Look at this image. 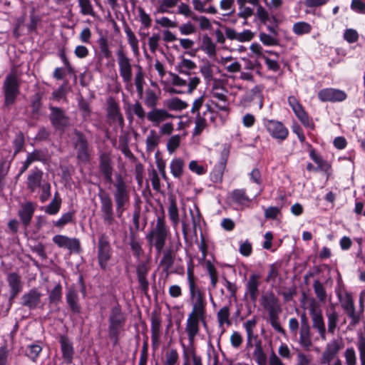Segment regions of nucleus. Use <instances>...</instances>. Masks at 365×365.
<instances>
[{
    "instance_id": "nucleus-1",
    "label": "nucleus",
    "mask_w": 365,
    "mask_h": 365,
    "mask_svg": "<svg viewBox=\"0 0 365 365\" xmlns=\"http://www.w3.org/2000/svg\"><path fill=\"white\" fill-rule=\"evenodd\" d=\"M98 170L106 183L113 184L114 191L113 196L115 202V213L120 218L127 209L130 202V190L125 179L121 174L115 175V181L113 182V164L111 157L108 153H102L99 155Z\"/></svg>"
},
{
    "instance_id": "nucleus-2",
    "label": "nucleus",
    "mask_w": 365,
    "mask_h": 365,
    "mask_svg": "<svg viewBox=\"0 0 365 365\" xmlns=\"http://www.w3.org/2000/svg\"><path fill=\"white\" fill-rule=\"evenodd\" d=\"M126 320L125 313L123 312L118 302H116L115 305L111 307L108 319V336L113 346L119 343L120 336L124 331Z\"/></svg>"
},
{
    "instance_id": "nucleus-3",
    "label": "nucleus",
    "mask_w": 365,
    "mask_h": 365,
    "mask_svg": "<svg viewBox=\"0 0 365 365\" xmlns=\"http://www.w3.org/2000/svg\"><path fill=\"white\" fill-rule=\"evenodd\" d=\"M169 235L170 229L166 225L165 211L162 207L160 214L157 216L156 225L147 235L146 238L150 243L153 242L157 252L160 253L165 245Z\"/></svg>"
},
{
    "instance_id": "nucleus-4",
    "label": "nucleus",
    "mask_w": 365,
    "mask_h": 365,
    "mask_svg": "<svg viewBox=\"0 0 365 365\" xmlns=\"http://www.w3.org/2000/svg\"><path fill=\"white\" fill-rule=\"evenodd\" d=\"M187 282L190 292V297L192 302V308L204 309L206 307L205 292L197 285V278L194 274V262L190 259L187 263Z\"/></svg>"
},
{
    "instance_id": "nucleus-5",
    "label": "nucleus",
    "mask_w": 365,
    "mask_h": 365,
    "mask_svg": "<svg viewBox=\"0 0 365 365\" xmlns=\"http://www.w3.org/2000/svg\"><path fill=\"white\" fill-rule=\"evenodd\" d=\"M96 249L98 266L101 271L106 272L109 269V262L113 254L110 237L106 233L98 236Z\"/></svg>"
},
{
    "instance_id": "nucleus-6",
    "label": "nucleus",
    "mask_w": 365,
    "mask_h": 365,
    "mask_svg": "<svg viewBox=\"0 0 365 365\" xmlns=\"http://www.w3.org/2000/svg\"><path fill=\"white\" fill-rule=\"evenodd\" d=\"M4 106L9 109L20 94V82L15 73H9L3 83Z\"/></svg>"
},
{
    "instance_id": "nucleus-7",
    "label": "nucleus",
    "mask_w": 365,
    "mask_h": 365,
    "mask_svg": "<svg viewBox=\"0 0 365 365\" xmlns=\"http://www.w3.org/2000/svg\"><path fill=\"white\" fill-rule=\"evenodd\" d=\"M287 102L302 125L309 130H315L316 125L312 118L305 110L300 101L294 96H290L288 97Z\"/></svg>"
},
{
    "instance_id": "nucleus-8",
    "label": "nucleus",
    "mask_w": 365,
    "mask_h": 365,
    "mask_svg": "<svg viewBox=\"0 0 365 365\" xmlns=\"http://www.w3.org/2000/svg\"><path fill=\"white\" fill-rule=\"evenodd\" d=\"M262 122L266 130L273 139L279 143L287 139L289 133V129L282 121L264 118Z\"/></svg>"
},
{
    "instance_id": "nucleus-9",
    "label": "nucleus",
    "mask_w": 365,
    "mask_h": 365,
    "mask_svg": "<svg viewBox=\"0 0 365 365\" xmlns=\"http://www.w3.org/2000/svg\"><path fill=\"white\" fill-rule=\"evenodd\" d=\"M98 196L101 203V212L103 222L107 225L115 222L113 203L110 195L102 187H99Z\"/></svg>"
},
{
    "instance_id": "nucleus-10",
    "label": "nucleus",
    "mask_w": 365,
    "mask_h": 365,
    "mask_svg": "<svg viewBox=\"0 0 365 365\" xmlns=\"http://www.w3.org/2000/svg\"><path fill=\"white\" fill-rule=\"evenodd\" d=\"M204 309L192 308L186 322V332L190 344H194L195 338L200 331V321H203Z\"/></svg>"
},
{
    "instance_id": "nucleus-11",
    "label": "nucleus",
    "mask_w": 365,
    "mask_h": 365,
    "mask_svg": "<svg viewBox=\"0 0 365 365\" xmlns=\"http://www.w3.org/2000/svg\"><path fill=\"white\" fill-rule=\"evenodd\" d=\"M49 120L55 130L64 132L69 126L70 119L66 112L59 107L50 105Z\"/></svg>"
},
{
    "instance_id": "nucleus-12",
    "label": "nucleus",
    "mask_w": 365,
    "mask_h": 365,
    "mask_svg": "<svg viewBox=\"0 0 365 365\" xmlns=\"http://www.w3.org/2000/svg\"><path fill=\"white\" fill-rule=\"evenodd\" d=\"M6 281L10 288V295L6 309L4 312L3 317H7L14 299L23 289V282L21 277L18 272H9L6 276Z\"/></svg>"
},
{
    "instance_id": "nucleus-13",
    "label": "nucleus",
    "mask_w": 365,
    "mask_h": 365,
    "mask_svg": "<svg viewBox=\"0 0 365 365\" xmlns=\"http://www.w3.org/2000/svg\"><path fill=\"white\" fill-rule=\"evenodd\" d=\"M118 63L119 66V73L123 82L130 83L132 80L133 72L130 58L123 48L117 51Z\"/></svg>"
},
{
    "instance_id": "nucleus-14",
    "label": "nucleus",
    "mask_w": 365,
    "mask_h": 365,
    "mask_svg": "<svg viewBox=\"0 0 365 365\" xmlns=\"http://www.w3.org/2000/svg\"><path fill=\"white\" fill-rule=\"evenodd\" d=\"M310 158L317 165L315 167L312 163H308L307 165V170L309 172H323L327 176L331 175V164L323 159V158L316 153L315 149H312L309 151Z\"/></svg>"
},
{
    "instance_id": "nucleus-15",
    "label": "nucleus",
    "mask_w": 365,
    "mask_h": 365,
    "mask_svg": "<svg viewBox=\"0 0 365 365\" xmlns=\"http://www.w3.org/2000/svg\"><path fill=\"white\" fill-rule=\"evenodd\" d=\"M309 313L312 317L313 327L318 330L321 338L322 339H325L326 328L322 312L314 300H313L309 304Z\"/></svg>"
},
{
    "instance_id": "nucleus-16",
    "label": "nucleus",
    "mask_w": 365,
    "mask_h": 365,
    "mask_svg": "<svg viewBox=\"0 0 365 365\" xmlns=\"http://www.w3.org/2000/svg\"><path fill=\"white\" fill-rule=\"evenodd\" d=\"M42 294L37 288L34 287L25 292L21 297V305L29 310H35L40 307Z\"/></svg>"
},
{
    "instance_id": "nucleus-17",
    "label": "nucleus",
    "mask_w": 365,
    "mask_h": 365,
    "mask_svg": "<svg viewBox=\"0 0 365 365\" xmlns=\"http://www.w3.org/2000/svg\"><path fill=\"white\" fill-rule=\"evenodd\" d=\"M52 240L58 247L68 249L71 253L78 254L81 251L80 240L78 238H70L66 235H56Z\"/></svg>"
},
{
    "instance_id": "nucleus-18",
    "label": "nucleus",
    "mask_w": 365,
    "mask_h": 365,
    "mask_svg": "<svg viewBox=\"0 0 365 365\" xmlns=\"http://www.w3.org/2000/svg\"><path fill=\"white\" fill-rule=\"evenodd\" d=\"M317 97L322 102H342L346 99L347 95L344 91L326 88L318 92Z\"/></svg>"
},
{
    "instance_id": "nucleus-19",
    "label": "nucleus",
    "mask_w": 365,
    "mask_h": 365,
    "mask_svg": "<svg viewBox=\"0 0 365 365\" xmlns=\"http://www.w3.org/2000/svg\"><path fill=\"white\" fill-rule=\"evenodd\" d=\"M74 134L76 137L75 147L77 149L78 159L83 162L89 161L88 143L86 136L82 132L78 130H74Z\"/></svg>"
},
{
    "instance_id": "nucleus-20",
    "label": "nucleus",
    "mask_w": 365,
    "mask_h": 365,
    "mask_svg": "<svg viewBox=\"0 0 365 365\" xmlns=\"http://www.w3.org/2000/svg\"><path fill=\"white\" fill-rule=\"evenodd\" d=\"M59 343L61 344V351L63 361L67 365L71 364L73 363L75 354L73 343L71 341L68 336L66 334L60 335Z\"/></svg>"
},
{
    "instance_id": "nucleus-21",
    "label": "nucleus",
    "mask_w": 365,
    "mask_h": 365,
    "mask_svg": "<svg viewBox=\"0 0 365 365\" xmlns=\"http://www.w3.org/2000/svg\"><path fill=\"white\" fill-rule=\"evenodd\" d=\"M260 275L258 274H252L247 282L245 284L246 294L249 295L250 299L255 303L259 294V287Z\"/></svg>"
},
{
    "instance_id": "nucleus-22",
    "label": "nucleus",
    "mask_w": 365,
    "mask_h": 365,
    "mask_svg": "<svg viewBox=\"0 0 365 365\" xmlns=\"http://www.w3.org/2000/svg\"><path fill=\"white\" fill-rule=\"evenodd\" d=\"M43 173L38 167L34 168L28 175L26 179V188L31 192H34L41 185Z\"/></svg>"
},
{
    "instance_id": "nucleus-23",
    "label": "nucleus",
    "mask_w": 365,
    "mask_h": 365,
    "mask_svg": "<svg viewBox=\"0 0 365 365\" xmlns=\"http://www.w3.org/2000/svg\"><path fill=\"white\" fill-rule=\"evenodd\" d=\"M343 309L347 316L351 319V326L357 325L361 319L360 314L356 312L355 306L352 297L350 294L346 296V299L341 304Z\"/></svg>"
},
{
    "instance_id": "nucleus-24",
    "label": "nucleus",
    "mask_w": 365,
    "mask_h": 365,
    "mask_svg": "<svg viewBox=\"0 0 365 365\" xmlns=\"http://www.w3.org/2000/svg\"><path fill=\"white\" fill-rule=\"evenodd\" d=\"M343 346L342 343H339L338 340L334 339L329 343L323 352L322 361V364H329L331 361L336 357L339 351Z\"/></svg>"
},
{
    "instance_id": "nucleus-25",
    "label": "nucleus",
    "mask_w": 365,
    "mask_h": 365,
    "mask_svg": "<svg viewBox=\"0 0 365 365\" xmlns=\"http://www.w3.org/2000/svg\"><path fill=\"white\" fill-rule=\"evenodd\" d=\"M146 117L147 119L152 122L155 126L159 125L161 122L168 118H175L173 115L168 113L166 110L157 108L156 107L152 108V110L147 113Z\"/></svg>"
},
{
    "instance_id": "nucleus-26",
    "label": "nucleus",
    "mask_w": 365,
    "mask_h": 365,
    "mask_svg": "<svg viewBox=\"0 0 365 365\" xmlns=\"http://www.w3.org/2000/svg\"><path fill=\"white\" fill-rule=\"evenodd\" d=\"M230 196L232 202L240 206L242 210L250 206L251 199L247 195L245 189H235Z\"/></svg>"
},
{
    "instance_id": "nucleus-27",
    "label": "nucleus",
    "mask_w": 365,
    "mask_h": 365,
    "mask_svg": "<svg viewBox=\"0 0 365 365\" xmlns=\"http://www.w3.org/2000/svg\"><path fill=\"white\" fill-rule=\"evenodd\" d=\"M149 272V267L144 263L140 262L136 268L138 280L142 292L147 294L149 289V283L147 279V274Z\"/></svg>"
},
{
    "instance_id": "nucleus-28",
    "label": "nucleus",
    "mask_w": 365,
    "mask_h": 365,
    "mask_svg": "<svg viewBox=\"0 0 365 365\" xmlns=\"http://www.w3.org/2000/svg\"><path fill=\"white\" fill-rule=\"evenodd\" d=\"M66 303L73 314H79L81 312L78 303V294L74 288H70L66 294Z\"/></svg>"
},
{
    "instance_id": "nucleus-29",
    "label": "nucleus",
    "mask_w": 365,
    "mask_h": 365,
    "mask_svg": "<svg viewBox=\"0 0 365 365\" xmlns=\"http://www.w3.org/2000/svg\"><path fill=\"white\" fill-rule=\"evenodd\" d=\"M261 304L267 312L281 308L279 299L273 292L264 294L262 297Z\"/></svg>"
},
{
    "instance_id": "nucleus-30",
    "label": "nucleus",
    "mask_w": 365,
    "mask_h": 365,
    "mask_svg": "<svg viewBox=\"0 0 365 365\" xmlns=\"http://www.w3.org/2000/svg\"><path fill=\"white\" fill-rule=\"evenodd\" d=\"M230 155V150L227 148H224L221 151L220 160L217 164L214 167V173L220 180L222 178L224 171L226 168L228 157Z\"/></svg>"
},
{
    "instance_id": "nucleus-31",
    "label": "nucleus",
    "mask_w": 365,
    "mask_h": 365,
    "mask_svg": "<svg viewBox=\"0 0 365 365\" xmlns=\"http://www.w3.org/2000/svg\"><path fill=\"white\" fill-rule=\"evenodd\" d=\"M151 340L153 346L158 344L160 334L161 319L160 316L153 315L151 317Z\"/></svg>"
},
{
    "instance_id": "nucleus-32",
    "label": "nucleus",
    "mask_w": 365,
    "mask_h": 365,
    "mask_svg": "<svg viewBox=\"0 0 365 365\" xmlns=\"http://www.w3.org/2000/svg\"><path fill=\"white\" fill-rule=\"evenodd\" d=\"M34 213V208L31 202H27L22 206L21 209L19 211V216L23 225L28 226L32 219Z\"/></svg>"
},
{
    "instance_id": "nucleus-33",
    "label": "nucleus",
    "mask_w": 365,
    "mask_h": 365,
    "mask_svg": "<svg viewBox=\"0 0 365 365\" xmlns=\"http://www.w3.org/2000/svg\"><path fill=\"white\" fill-rule=\"evenodd\" d=\"M170 205L168 207V216L174 227L177 226L180 222L179 211L177 206L176 198L171 195L169 197Z\"/></svg>"
},
{
    "instance_id": "nucleus-34",
    "label": "nucleus",
    "mask_w": 365,
    "mask_h": 365,
    "mask_svg": "<svg viewBox=\"0 0 365 365\" xmlns=\"http://www.w3.org/2000/svg\"><path fill=\"white\" fill-rule=\"evenodd\" d=\"M217 86L213 87V91H212V96L214 98L217 99L221 103H215L212 101V104L215 105L216 108H217L220 110L222 111H228L229 110V103L227 96L223 93H220L217 91H215V89H217Z\"/></svg>"
},
{
    "instance_id": "nucleus-35",
    "label": "nucleus",
    "mask_w": 365,
    "mask_h": 365,
    "mask_svg": "<svg viewBox=\"0 0 365 365\" xmlns=\"http://www.w3.org/2000/svg\"><path fill=\"white\" fill-rule=\"evenodd\" d=\"M71 223H76V210H74L62 214L58 220L53 222V226L59 229H62L65 225Z\"/></svg>"
},
{
    "instance_id": "nucleus-36",
    "label": "nucleus",
    "mask_w": 365,
    "mask_h": 365,
    "mask_svg": "<svg viewBox=\"0 0 365 365\" xmlns=\"http://www.w3.org/2000/svg\"><path fill=\"white\" fill-rule=\"evenodd\" d=\"M200 48L210 57L216 55V45L207 34L203 35Z\"/></svg>"
},
{
    "instance_id": "nucleus-37",
    "label": "nucleus",
    "mask_w": 365,
    "mask_h": 365,
    "mask_svg": "<svg viewBox=\"0 0 365 365\" xmlns=\"http://www.w3.org/2000/svg\"><path fill=\"white\" fill-rule=\"evenodd\" d=\"M253 356L258 365H267V356L263 351L261 340H257L255 344Z\"/></svg>"
},
{
    "instance_id": "nucleus-38",
    "label": "nucleus",
    "mask_w": 365,
    "mask_h": 365,
    "mask_svg": "<svg viewBox=\"0 0 365 365\" xmlns=\"http://www.w3.org/2000/svg\"><path fill=\"white\" fill-rule=\"evenodd\" d=\"M31 108V115L34 119H38L41 115V109L42 107L41 97L38 93L35 94L30 103Z\"/></svg>"
},
{
    "instance_id": "nucleus-39",
    "label": "nucleus",
    "mask_w": 365,
    "mask_h": 365,
    "mask_svg": "<svg viewBox=\"0 0 365 365\" xmlns=\"http://www.w3.org/2000/svg\"><path fill=\"white\" fill-rule=\"evenodd\" d=\"M63 288L60 283H58L48 294V302L50 304L58 305L62 300Z\"/></svg>"
},
{
    "instance_id": "nucleus-40",
    "label": "nucleus",
    "mask_w": 365,
    "mask_h": 365,
    "mask_svg": "<svg viewBox=\"0 0 365 365\" xmlns=\"http://www.w3.org/2000/svg\"><path fill=\"white\" fill-rule=\"evenodd\" d=\"M61 202H62L61 198L59 197L58 192H56L54 195L53 199L46 207L45 212L50 215H56L61 209Z\"/></svg>"
},
{
    "instance_id": "nucleus-41",
    "label": "nucleus",
    "mask_w": 365,
    "mask_h": 365,
    "mask_svg": "<svg viewBox=\"0 0 365 365\" xmlns=\"http://www.w3.org/2000/svg\"><path fill=\"white\" fill-rule=\"evenodd\" d=\"M26 159L31 164L37 161L45 164L47 162L46 152L41 149H34L33 152L27 154Z\"/></svg>"
},
{
    "instance_id": "nucleus-42",
    "label": "nucleus",
    "mask_w": 365,
    "mask_h": 365,
    "mask_svg": "<svg viewBox=\"0 0 365 365\" xmlns=\"http://www.w3.org/2000/svg\"><path fill=\"white\" fill-rule=\"evenodd\" d=\"M125 33L127 36L128 42L131 47L132 51L135 55L139 54L138 40L137 39L134 32L127 26L125 27Z\"/></svg>"
},
{
    "instance_id": "nucleus-43",
    "label": "nucleus",
    "mask_w": 365,
    "mask_h": 365,
    "mask_svg": "<svg viewBox=\"0 0 365 365\" xmlns=\"http://www.w3.org/2000/svg\"><path fill=\"white\" fill-rule=\"evenodd\" d=\"M184 161L181 158L173 159L170 165V172L173 177L176 178H181L183 172Z\"/></svg>"
},
{
    "instance_id": "nucleus-44",
    "label": "nucleus",
    "mask_w": 365,
    "mask_h": 365,
    "mask_svg": "<svg viewBox=\"0 0 365 365\" xmlns=\"http://www.w3.org/2000/svg\"><path fill=\"white\" fill-rule=\"evenodd\" d=\"M205 115V113L203 115H201L200 113H197L195 120V126L192 132L193 137L201 135L204 129L207 127V120L204 116Z\"/></svg>"
},
{
    "instance_id": "nucleus-45",
    "label": "nucleus",
    "mask_w": 365,
    "mask_h": 365,
    "mask_svg": "<svg viewBox=\"0 0 365 365\" xmlns=\"http://www.w3.org/2000/svg\"><path fill=\"white\" fill-rule=\"evenodd\" d=\"M158 101L159 97L153 90L148 88L145 91L144 103L148 108H155L158 103Z\"/></svg>"
},
{
    "instance_id": "nucleus-46",
    "label": "nucleus",
    "mask_w": 365,
    "mask_h": 365,
    "mask_svg": "<svg viewBox=\"0 0 365 365\" xmlns=\"http://www.w3.org/2000/svg\"><path fill=\"white\" fill-rule=\"evenodd\" d=\"M163 365H179V354L175 349H171L165 352Z\"/></svg>"
},
{
    "instance_id": "nucleus-47",
    "label": "nucleus",
    "mask_w": 365,
    "mask_h": 365,
    "mask_svg": "<svg viewBox=\"0 0 365 365\" xmlns=\"http://www.w3.org/2000/svg\"><path fill=\"white\" fill-rule=\"evenodd\" d=\"M99 46L101 53L106 58H110L112 57V52L109 48L108 41L106 36H101L97 41Z\"/></svg>"
},
{
    "instance_id": "nucleus-48",
    "label": "nucleus",
    "mask_w": 365,
    "mask_h": 365,
    "mask_svg": "<svg viewBox=\"0 0 365 365\" xmlns=\"http://www.w3.org/2000/svg\"><path fill=\"white\" fill-rule=\"evenodd\" d=\"M168 108L170 110H182L188 106V104L180 98H173L167 102Z\"/></svg>"
},
{
    "instance_id": "nucleus-49",
    "label": "nucleus",
    "mask_w": 365,
    "mask_h": 365,
    "mask_svg": "<svg viewBox=\"0 0 365 365\" xmlns=\"http://www.w3.org/2000/svg\"><path fill=\"white\" fill-rule=\"evenodd\" d=\"M146 150L149 153L153 152L160 143V136L155 130H151L150 135L146 138Z\"/></svg>"
},
{
    "instance_id": "nucleus-50",
    "label": "nucleus",
    "mask_w": 365,
    "mask_h": 365,
    "mask_svg": "<svg viewBox=\"0 0 365 365\" xmlns=\"http://www.w3.org/2000/svg\"><path fill=\"white\" fill-rule=\"evenodd\" d=\"M293 32L299 36L309 34L312 31L311 25L305 21H299L293 25Z\"/></svg>"
},
{
    "instance_id": "nucleus-51",
    "label": "nucleus",
    "mask_w": 365,
    "mask_h": 365,
    "mask_svg": "<svg viewBox=\"0 0 365 365\" xmlns=\"http://www.w3.org/2000/svg\"><path fill=\"white\" fill-rule=\"evenodd\" d=\"M78 6L81 9L80 12L82 15L95 16L96 13L91 0H78Z\"/></svg>"
},
{
    "instance_id": "nucleus-52",
    "label": "nucleus",
    "mask_w": 365,
    "mask_h": 365,
    "mask_svg": "<svg viewBox=\"0 0 365 365\" xmlns=\"http://www.w3.org/2000/svg\"><path fill=\"white\" fill-rule=\"evenodd\" d=\"M212 64L208 60H203V65L200 66V71L205 80L212 81L213 78Z\"/></svg>"
},
{
    "instance_id": "nucleus-53",
    "label": "nucleus",
    "mask_w": 365,
    "mask_h": 365,
    "mask_svg": "<svg viewBox=\"0 0 365 365\" xmlns=\"http://www.w3.org/2000/svg\"><path fill=\"white\" fill-rule=\"evenodd\" d=\"M314 293L321 302H325L327 300V292L323 284L318 279L315 280L313 284Z\"/></svg>"
},
{
    "instance_id": "nucleus-54",
    "label": "nucleus",
    "mask_w": 365,
    "mask_h": 365,
    "mask_svg": "<svg viewBox=\"0 0 365 365\" xmlns=\"http://www.w3.org/2000/svg\"><path fill=\"white\" fill-rule=\"evenodd\" d=\"M41 351L42 347L40 345L34 344H31L26 347V356L33 361H36Z\"/></svg>"
},
{
    "instance_id": "nucleus-55",
    "label": "nucleus",
    "mask_w": 365,
    "mask_h": 365,
    "mask_svg": "<svg viewBox=\"0 0 365 365\" xmlns=\"http://www.w3.org/2000/svg\"><path fill=\"white\" fill-rule=\"evenodd\" d=\"M129 244H130L131 250L133 251V255L136 258H140V257L142 255L143 251L140 244L135 239V234H133V232H131L130 235V243Z\"/></svg>"
},
{
    "instance_id": "nucleus-56",
    "label": "nucleus",
    "mask_w": 365,
    "mask_h": 365,
    "mask_svg": "<svg viewBox=\"0 0 365 365\" xmlns=\"http://www.w3.org/2000/svg\"><path fill=\"white\" fill-rule=\"evenodd\" d=\"M25 144V138L24 133L22 132H19L13 141V146L14 148V155L15 156L16 154L20 153Z\"/></svg>"
},
{
    "instance_id": "nucleus-57",
    "label": "nucleus",
    "mask_w": 365,
    "mask_h": 365,
    "mask_svg": "<svg viewBox=\"0 0 365 365\" xmlns=\"http://www.w3.org/2000/svg\"><path fill=\"white\" fill-rule=\"evenodd\" d=\"M230 317V309L228 307H223L221 308L217 312V319L218 322L220 325L224 324H227L230 325V321L229 319Z\"/></svg>"
},
{
    "instance_id": "nucleus-58",
    "label": "nucleus",
    "mask_w": 365,
    "mask_h": 365,
    "mask_svg": "<svg viewBox=\"0 0 365 365\" xmlns=\"http://www.w3.org/2000/svg\"><path fill=\"white\" fill-rule=\"evenodd\" d=\"M206 267L210 277L211 285L212 288H215L218 281L217 271L210 261L206 262Z\"/></svg>"
},
{
    "instance_id": "nucleus-59",
    "label": "nucleus",
    "mask_w": 365,
    "mask_h": 365,
    "mask_svg": "<svg viewBox=\"0 0 365 365\" xmlns=\"http://www.w3.org/2000/svg\"><path fill=\"white\" fill-rule=\"evenodd\" d=\"M174 261L175 257L173 255V251L168 250L164 253L160 260V264L165 266L166 269H169L173 266Z\"/></svg>"
},
{
    "instance_id": "nucleus-60",
    "label": "nucleus",
    "mask_w": 365,
    "mask_h": 365,
    "mask_svg": "<svg viewBox=\"0 0 365 365\" xmlns=\"http://www.w3.org/2000/svg\"><path fill=\"white\" fill-rule=\"evenodd\" d=\"M180 145V135H175L170 137L167 143V150L170 153L175 152Z\"/></svg>"
},
{
    "instance_id": "nucleus-61",
    "label": "nucleus",
    "mask_w": 365,
    "mask_h": 365,
    "mask_svg": "<svg viewBox=\"0 0 365 365\" xmlns=\"http://www.w3.org/2000/svg\"><path fill=\"white\" fill-rule=\"evenodd\" d=\"M328 317V331L334 334L338 322V314L335 310L327 314Z\"/></svg>"
},
{
    "instance_id": "nucleus-62",
    "label": "nucleus",
    "mask_w": 365,
    "mask_h": 365,
    "mask_svg": "<svg viewBox=\"0 0 365 365\" xmlns=\"http://www.w3.org/2000/svg\"><path fill=\"white\" fill-rule=\"evenodd\" d=\"M346 365H356V356L353 347L347 348L344 352Z\"/></svg>"
},
{
    "instance_id": "nucleus-63",
    "label": "nucleus",
    "mask_w": 365,
    "mask_h": 365,
    "mask_svg": "<svg viewBox=\"0 0 365 365\" xmlns=\"http://www.w3.org/2000/svg\"><path fill=\"white\" fill-rule=\"evenodd\" d=\"M344 38L349 43H354L359 40V34L354 29H347L344 33Z\"/></svg>"
},
{
    "instance_id": "nucleus-64",
    "label": "nucleus",
    "mask_w": 365,
    "mask_h": 365,
    "mask_svg": "<svg viewBox=\"0 0 365 365\" xmlns=\"http://www.w3.org/2000/svg\"><path fill=\"white\" fill-rule=\"evenodd\" d=\"M361 365H365V338L361 337L357 343Z\"/></svg>"
}]
</instances>
